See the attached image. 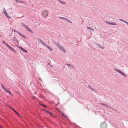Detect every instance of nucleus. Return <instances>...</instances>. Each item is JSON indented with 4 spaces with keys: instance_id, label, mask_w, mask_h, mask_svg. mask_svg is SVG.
<instances>
[{
    "instance_id": "c756f323",
    "label": "nucleus",
    "mask_w": 128,
    "mask_h": 128,
    "mask_svg": "<svg viewBox=\"0 0 128 128\" xmlns=\"http://www.w3.org/2000/svg\"><path fill=\"white\" fill-rule=\"evenodd\" d=\"M47 112L48 113V114H50L51 116H53V114L50 112L48 111H47Z\"/></svg>"
},
{
    "instance_id": "b1692460",
    "label": "nucleus",
    "mask_w": 128,
    "mask_h": 128,
    "mask_svg": "<svg viewBox=\"0 0 128 128\" xmlns=\"http://www.w3.org/2000/svg\"><path fill=\"white\" fill-rule=\"evenodd\" d=\"M1 86H2V88H3L5 90H7V89H6L5 88V87H4V85L2 84H1Z\"/></svg>"
},
{
    "instance_id": "79ce46f5",
    "label": "nucleus",
    "mask_w": 128,
    "mask_h": 128,
    "mask_svg": "<svg viewBox=\"0 0 128 128\" xmlns=\"http://www.w3.org/2000/svg\"><path fill=\"white\" fill-rule=\"evenodd\" d=\"M39 80L40 81H42V80H41V78H39Z\"/></svg>"
},
{
    "instance_id": "58836bf2",
    "label": "nucleus",
    "mask_w": 128,
    "mask_h": 128,
    "mask_svg": "<svg viewBox=\"0 0 128 128\" xmlns=\"http://www.w3.org/2000/svg\"><path fill=\"white\" fill-rule=\"evenodd\" d=\"M106 22V23L108 24H110V22H108V21H107V22Z\"/></svg>"
},
{
    "instance_id": "0eeeda50",
    "label": "nucleus",
    "mask_w": 128,
    "mask_h": 128,
    "mask_svg": "<svg viewBox=\"0 0 128 128\" xmlns=\"http://www.w3.org/2000/svg\"><path fill=\"white\" fill-rule=\"evenodd\" d=\"M4 14L7 18H11V17L9 16L8 14L6 12H4Z\"/></svg>"
},
{
    "instance_id": "412c9836",
    "label": "nucleus",
    "mask_w": 128,
    "mask_h": 128,
    "mask_svg": "<svg viewBox=\"0 0 128 128\" xmlns=\"http://www.w3.org/2000/svg\"><path fill=\"white\" fill-rule=\"evenodd\" d=\"M108 108H110V109H112L113 110H114V111H116V110L115 109H114L113 108H112V107H111L110 106H108Z\"/></svg>"
},
{
    "instance_id": "bb28decb",
    "label": "nucleus",
    "mask_w": 128,
    "mask_h": 128,
    "mask_svg": "<svg viewBox=\"0 0 128 128\" xmlns=\"http://www.w3.org/2000/svg\"><path fill=\"white\" fill-rule=\"evenodd\" d=\"M98 46H99L100 48H102V49H103L104 48V47H102V46L100 44L98 45Z\"/></svg>"
},
{
    "instance_id": "c03bdc74",
    "label": "nucleus",
    "mask_w": 128,
    "mask_h": 128,
    "mask_svg": "<svg viewBox=\"0 0 128 128\" xmlns=\"http://www.w3.org/2000/svg\"><path fill=\"white\" fill-rule=\"evenodd\" d=\"M14 40H16V38H15V37H14Z\"/></svg>"
},
{
    "instance_id": "5701e85b",
    "label": "nucleus",
    "mask_w": 128,
    "mask_h": 128,
    "mask_svg": "<svg viewBox=\"0 0 128 128\" xmlns=\"http://www.w3.org/2000/svg\"><path fill=\"white\" fill-rule=\"evenodd\" d=\"M6 92L8 93H9V94L10 95H12L11 93L7 89L6 90Z\"/></svg>"
},
{
    "instance_id": "ddd939ff",
    "label": "nucleus",
    "mask_w": 128,
    "mask_h": 128,
    "mask_svg": "<svg viewBox=\"0 0 128 128\" xmlns=\"http://www.w3.org/2000/svg\"><path fill=\"white\" fill-rule=\"evenodd\" d=\"M66 64L68 66H69V67L71 68H72L74 67V66H73L72 65L68 64Z\"/></svg>"
},
{
    "instance_id": "37998d69",
    "label": "nucleus",
    "mask_w": 128,
    "mask_h": 128,
    "mask_svg": "<svg viewBox=\"0 0 128 128\" xmlns=\"http://www.w3.org/2000/svg\"><path fill=\"white\" fill-rule=\"evenodd\" d=\"M0 128H2V126H0Z\"/></svg>"
},
{
    "instance_id": "aec40b11",
    "label": "nucleus",
    "mask_w": 128,
    "mask_h": 128,
    "mask_svg": "<svg viewBox=\"0 0 128 128\" xmlns=\"http://www.w3.org/2000/svg\"><path fill=\"white\" fill-rule=\"evenodd\" d=\"M2 42L4 44H5V45L7 47L9 45L7 44L6 42H5L4 41H2Z\"/></svg>"
},
{
    "instance_id": "7ed1b4c3",
    "label": "nucleus",
    "mask_w": 128,
    "mask_h": 128,
    "mask_svg": "<svg viewBox=\"0 0 128 128\" xmlns=\"http://www.w3.org/2000/svg\"><path fill=\"white\" fill-rule=\"evenodd\" d=\"M107 124L105 123H102L100 124L101 128H106L107 127Z\"/></svg>"
},
{
    "instance_id": "a18cd8bd",
    "label": "nucleus",
    "mask_w": 128,
    "mask_h": 128,
    "mask_svg": "<svg viewBox=\"0 0 128 128\" xmlns=\"http://www.w3.org/2000/svg\"><path fill=\"white\" fill-rule=\"evenodd\" d=\"M0 36H1V37L2 36L0 34Z\"/></svg>"
},
{
    "instance_id": "c85d7f7f",
    "label": "nucleus",
    "mask_w": 128,
    "mask_h": 128,
    "mask_svg": "<svg viewBox=\"0 0 128 128\" xmlns=\"http://www.w3.org/2000/svg\"><path fill=\"white\" fill-rule=\"evenodd\" d=\"M63 47V46H62L61 45H60V46H59L58 48L61 50Z\"/></svg>"
},
{
    "instance_id": "f704fd0d",
    "label": "nucleus",
    "mask_w": 128,
    "mask_h": 128,
    "mask_svg": "<svg viewBox=\"0 0 128 128\" xmlns=\"http://www.w3.org/2000/svg\"><path fill=\"white\" fill-rule=\"evenodd\" d=\"M16 114H17L18 115L21 116L17 112H16Z\"/></svg>"
},
{
    "instance_id": "49530a36",
    "label": "nucleus",
    "mask_w": 128,
    "mask_h": 128,
    "mask_svg": "<svg viewBox=\"0 0 128 128\" xmlns=\"http://www.w3.org/2000/svg\"><path fill=\"white\" fill-rule=\"evenodd\" d=\"M74 54H76V52H74Z\"/></svg>"
},
{
    "instance_id": "6e6552de",
    "label": "nucleus",
    "mask_w": 128,
    "mask_h": 128,
    "mask_svg": "<svg viewBox=\"0 0 128 128\" xmlns=\"http://www.w3.org/2000/svg\"><path fill=\"white\" fill-rule=\"evenodd\" d=\"M100 104H101V105H103V106H106V107H108V106H108V105L106 104H105L102 103L101 102H100Z\"/></svg>"
},
{
    "instance_id": "4468645a",
    "label": "nucleus",
    "mask_w": 128,
    "mask_h": 128,
    "mask_svg": "<svg viewBox=\"0 0 128 128\" xmlns=\"http://www.w3.org/2000/svg\"><path fill=\"white\" fill-rule=\"evenodd\" d=\"M61 50L62 51H63L64 53H65L66 52V50H65V48H64V47H63L62 48V49Z\"/></svg>"
},
{
    "instance_id": "f03ea898",
    "label": "nucleus",
    "mask_w": 128,
    "mask_h": 128,
    "mask_svg": "<svg viewBox=\"0 0 128 128\" xmlns=\"http://www.w3.org/2000/svg\"><path fill=\"white\" fill-rule=\"evenodd\" d=\"M42 14L44 16L46 17L48 15V12L46 10L44 11L42 13Z\"/></svg>"
},
{
    "instance_id": "a211bd4d",
    "label": "nucleus",
    "mask_w": 128,
    "mask_h": 128,
    "mask_svg": "<svg viewBox=\"0 0 128 128\" xmlns=\"http://www.w3.org/2000/svg\"><path fill=\"white\" fill-rule=\"evenodd\" d=\"M88 87L90 89L94 91V90L93 88H92L90 85H89L88 86Z\"/></svg>"
},
{
    "instance_id": "4be33fe9",
    "label": "nucleus",
    "mask_w": 128,
    "mask_h": 128,
    "mask_svg": "<svg viewBox=\"0 0 128 128\" xmlns=\"http://www.w3.org/2000/svg\"><path fill=\"white\" fill-rule=\"evenodd\" d=\"M41 43L44 46H46V44L45 43H44L43 41H42L41 42Z\"/></svg>"
},
{
    "instance_id": "cd10ccee",
    "label": "nucleus",
    "mask_w": 128,
    "mask_h": 128,
    "mask_svg": "<svg viewBox=\"0 0 128 128\" xmlns=\"http://www.w3.org/2000/svg\"><path fill=\"white\" fill-rule=\"evenodd\" d=\"M40 105L41 106H43V107H45V108H46V106H45V105L43 104H40Z\"/></svg>"
},
{
    "instance_id": "473e14b6",
    "label": "nucleus",
    "mask_w": 128,
    "mask_h": 128,
    "mask_svg": "<svg viewBox=\"0 0 128 128\" xmlns=\"http://www.w3.org/2000/svg\"><path fill=\"white\" fill-rule=\"evenodd\" d=\"M38 41L39 42H40L41 43L42 41L40 38H39L38 39Z\"/></svg>"
},
{
    "instance_id": "2f4dec72",
    "label": "nucleus",
    "mask_w": 128,
    "mask_h": 128,
    "mask_svg": "<svg viewBox=\"0 0 128 128\" xmlns=\"http://www.w3.org/2000/svg\"><path fill=\"white\" fill-rule=\"evenodd\" d=\"M3 13H4V12H6V10L4 8H3Z\"/></svg>"
},
{
    "instance_id": "f8f14e48",
    "label": "nucleus",
    "mask_w": 128,
    "mask_h": 128,
    "mask_svg": "<svg viewBox=\"0 0 128 128\" xmlns=\"http://www.w3.org/2000/svg\"><path fill=\"white\" fill-rule=\"evenodd\" d=\"M59 19H60L62 20H66V18L64 17L60 16L59 17Z\"/></svg>"
},
{
    "instance_id": "393cba45",
    "label": "nucleus",
    "mask_w": 128,
    "mask_h": 128,
    "mask_svg": "<svg viewBox=\"0 0 128 128\" xmlns=\"http://www.w3.org/2000/svg\"><path fill=\"white\" fill-rule=\"evenodd\" d=\"M60 3H61L62 4H66V3L62 1H60H60H58Z\"/></svg>"
},
{
    "instance_id": "72a5a7b5",
    "label": "nucleus",
    "mask_w": 128,
    "mask_h": 128,
    "mask_svg": "<svg viewBox=\"0 0 128 128\" xmlns=\"http://www.w3.org/2000/svg\"><path fill=\"white\" fill-rule=\"evenodd\" d=\"M14 31L15 32H16L17 34L18 33V32L17 31V30H14Z\"/></svg>"
},
{
    "instance_id": "f3484780",
    "label": "nucleus",
    "mask_w": 128,
    "mask_h": 128,
    "mask_svg": "<svg viewBox=\"0 0 128 128\" xmlns=\"http://www.w3.org/2000/svg\"><path fill=\"white\" fill-rule=\"evenodd\" d=\"M62 116H63L65 117V118H66L68 120H69L70 121V120H69L68 118L67 117V116H66L65 115H64V114H62Z\"/></svg>"
},
{
    "instance_id": "4c0bfd02",
    "label": "nucleus",
    "mask_w": 128,
    "mask_h": 128,
    "mask_svg": "<svg viewBox=\"0 0 128 128\" xmlns=\"http://www.w3.org/2000/svg\"><path fill=\"white\" fill-rule=\"evenodd\" d=\"M120 21H121L123 22H124V21L125 20H122V19H120Z\"/></svg>"
},
{
    "instance_id": "dca6fc26",
    "label": "nucleus",
    "mask_w": 128,
    "mask_h": 128,
    "mask_svg": "<svg viewBox=\"0 0 128 128\" xmlns=\"http://www.w3.org/2000/svg\"><path fill=\"white\" fill-rule=\"evenodd\" d=\"M21 24L22 26L26 28L27 26L23 22H22Z\"/></svg>"
},
{
    "instance_id": "a878e982",
    "label": "nucleus",
    "mask_w": 128,
    "mask_h": 128,
    "mask_svg": "<svg viewBox=\"0 0 128 128\" xmlns=\"http://www.w3.org/2000/svg\"><path fill=\"white\" fill-rule=\"evenodd\" d=\"M87 28L88 29H89L90 30H93V28H90V27H87Z\"/></svg>"
},
{
    "instance_id": "9b49d317",
    "label": "nucleus",
    "mask_w": 128,
    "mask_h": 128,
    "mask_svg": "<svg viewBox=\"0 0 128 128\" xmlns=\"http://www.w3.org/2000/svg\"><path fill=\"white\" fill-rule=\"evenodd\" d=\"M18 34H19L20 36H21L24 38H26V37L25 36H24L23 35H22L21 33L20 32H18Z\"/></svg>"
},
{
    "instance_id": "e433bc0d",
    "label": "nucleus",
    "mask_w": 128,
    "mask_h": 128,
    "mask_svg": "<svg viewBox=\"0 0 128 128\" xmlns=\"http://www.w3.org/2000/svg\"><path fill=\"white\" fill-rule=\"evenodd\" d=\"M15 113L16 112V111L14 109L12 110Z\"/></svg>"
},
{
    "instance_id": "2eb2a0df",
    "label": "nucleus",
    "mask_w": 128,
    "mask_h": 128,
    "mask_svg": "<svg viewBox=\"0 0 128 128\" xmlns=\"http://www.w3.org/2000/svg\"><path fill=\"white\" fill-rule=\"evenodd\" d=\"M54 44H56V46L58 47V48L59 47V46H60V45H59V43H56V42H54Z\"/></svg>"
},
{
    "instance_id": "20e7f679",
    "label": "nucleus",
    "mask_w": 128,
    "mask_h": 128,
    "mask_svg": "<svg viewBox=\"0 0 128 128\" xmlns=\"http://www.w3.org/2000/svg\"><path fill=\"white\" fill-rule=\"evenodd\" d=\"M20 49L22 50V51L24 52H25V53H27L28 52V51L26 50H25L24 49V48H23L22 47L20 46H19L18 47Z\"/></svg>"
},
{
    "instance_id": "7c9ffc66",
    "label": "nucleus",
    "mask_w": 128,
    "mask_h": 128,
    "mask_svg": "<svg viewBox=\"0 0 128 128\" xmlns=\"http://www.w3.org/2000/svg\"><path fill=\"white\" fill-rule=\"evenodd\" d=\"M66 20L68 22H69V23H72V22H71L70 20H68V19L67 18L66 19Z\"/></svg>"
},
{
    "instance_id": "1a4fd4ad",
    "label": "nucleus",
    "mask_w": 128,
    "mask_h": 128,
    "mask_svg": "<svg viewBox=\"0 0 128 128\" xmlns=\"http://www.w3.org/2000/svg\"><path fill=\"white\" fill-rule=\"evenodd\" d=\"M16 1L17 2H18V3H19L20 4H23L24 3V2L23 1H21V0H16Z\"/></svg>"
},
{
    "instance_id": "39448f33",
    "label": "nucleus",
    "mask_w": 128,
    "mask_h": 128,
    "mask_svg": "<svg viewBox=\"0 0 128 128\" xmlns=\"http://www.w3.org/2000/svg\"><path fill=\"white\" fill-rule=\"evenodd\" d=\"M7 47L9 49H10L12 51H13L15 53H16V51L14 48H13L12 47L10 46L9 45L7 46Z\"/></svg>"
},
{
    "instance_id": "f257e3e1",
    "label": "nucleus",
    "mask_w": 128,
    "mask_h": 128,
    "mask_svg": "<svg viewBox=\"0 0 128 128\" xmlns=\"http://www.w3.org/2000/svg\"><path fill=\"white\" fill-rule=\"evenodd\" d=\"M114 70H115L116 71L118 72L120 74H122L123 76H124L125 77H126V76L125 75L123 72L121 71L120 70L117 69L116 68H114Z\"/></svg>"
},
{
    "instance_id": "c9c22d12",
    "label": "nucleus",
    "mask_w": 128,
    "mask_h": 128,
    "mask_svg": "<svg viewBox=\"0 0 128 128\" xmlns=\"http://www.w3.org/2000/svg\"><path fill=\"white\" fill-rule=\"evenodd\" d=\"M124 23H126V24H128V22H127V21H124Z\"/></svg>"
},
{
    "instance_id": "9d476101",
    "label": "nucleus",
    "mask_w": 128,
    "mask_h": 128,
    "mask_svg": "<svg viewBox=\"0 0 128 128\" xmlns=\"http://www.w3.org/2000/svg\"><path fill=\"white\" fill-rule=\"evenodd\" d=\"M46 46L51 51H52V49L49 46H48L47 45Z\"/></svg>"
},
{
    "instance_id": "423d86ee",
    "label": "nucleus",
    "mask_w": 128,
    "mask_h": 128,
    "mask_svg": "<svg viewBox=\"0 0 128 128\" xmlns=\"http://www.w3.org/2000/svg\"><path fill=\"white\" fill-rule=\"evenodd\" d=\"M26 29L28 31L30 32L33 34L34 32L32 30L30 29L27 26L26 28Z\"/></svg>"
},
{
    "instance_id": "de8ad7c7",
    "label": "nucleus",
    "mask_w": 128,
    "mask_h": 128,
    "mask_svg": "<svg viewBox=\"0 0 128 128\" xmlns=\"http://www.w3.org/2000/svg\"><path fill=\"white\" fill-rule=\"evenodd\" d=\"M58 1H60V0H58Z\"/></svg>"
},
{
    "instance_id": "a19ab883",
    "label": "nucleus",
    "mask_w": 128,
    "mask_h": 128,
    "mask_svg": "<svg viewBox=\"0 0 128 128\" xmlns=\"http://www.w3.org/2000/svg\"><path fill=\"white\" fill-rule=\"evenodd\" d=\"M10 108L12 110L13 109H14L13 108H12V107H10Z\"/></svg>"
},
{
    "instance_id": "ea45409f",
    "label": "nucleus",
    "mask_w": 128,
    "mask_h": 128,
    "mask_svg": "<svg viewBox=\"0 0 128 128\" xmlns=\"http://www.w3.org/2000/svg\"><path fill=\"white\" fill-rule=\"evenodd\" d=\"M42 110H44V111H46V112H47V110H45L44 109H42Z\"/></svg>"
},
{
    "instance_id": "6ab92c4d",
    "label": "nucleus",
    "mask_w": 128,
    "mask_h": 128,
    "mask_svg": "<svg viewBox=\"0 0 128 128\" xmlns=\"http://www.w3.org/2000/svg\"><path fill=\"white\" fill-rule=\"evenodd\" d=\"M110 24L116 25L117 24L114 22H111Z\"/></svg>"
}]
</instances>
